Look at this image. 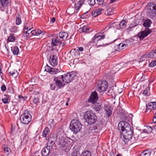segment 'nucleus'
<instances>
[{"label":"nucleus","mask_w":156,"mask_h":156,"mask_svg":"<svg viewBox=\"0 0 156 156\" xmlns=\"http://www.w3.org/2000/svg\"><path fill=\"white\" fill-rule=\"evenodd\" d=\"M106 32H105L103 33H99L96 34L93 37L92 41L94 43L97 45V43L99 41H101L106 36L105 33Z\"/></svg>","instance_id":"1a4fd4ad"},{"label":"nucleus","mask_w":156,"mask_h":156,"mask_svg":"<svg viewBox=\"0 0 156 156\" xmlns=\"http://www.w3.org/2000/svg\"><path fill=\"white\" fill-rule=\"evenodd\" d=\"M102 124L101 123H97L94 125L93 128L94 130H100L102 128Z\"/></svg>","instance_id":"473e14b6"},{"label":"nucleus","mask_w":156,"mask_h":156,"mask_svg":"<svg viewBox=\"0 0 156 156\" xmlns=\"http://www.w3.org/2000/svg\"><path fill=\"white\" fill-rule=\"evenodd\" d=\"M118 115L121 118H125V117H126V112L121 107H119L118 109V111L117 112Z\"/></svg>","instance_id":"6ab92c4d"},{"label":"nucleus","mask_w":156,"mask_h":156,"mask_svg":"<svg viewBox=\"0 0 156 156\" xmlns=\"http://www.w3.org/2000/svg\"><path fill=\"white\" fill-rule=\"evenodd\" d=\"M57 60L58 58L56 56L54 55H51L49 58V61L50 64L52 66H55L58 64Z\"/></svg>","instance_id":"2eb2a0df"},{"label":"nucleus","mask_w":156,"mask_h":156,"mask_svg":"<svg viewBox=\"0 0 156 156\" xmlns=\"http://www.w3.org/2000/svg\"><path fill=\"white\" fill-rule=\"evenodd\" d=\"M28 31L26 30V29L24 30V32L23 34V36L25 37H27L30 34L28 32Z\"/></svg>","instance_id":"a19ab883"},{"label":"nucleus","mask_w":156,"mask_h":156,"mask_svg":"<svg viewBox=\"0 0 156 156\" xmlns=\"http://www.w3.org/2000/svg\"><path fill=\"white\" fill-rule=\"evenodd\" d=\"M31 116L29 112L27 110H25L21 115L20 120L23 123L28 124L31 121Z\"/></svg>","instance_id":"39448f33"},{"label":"nucleus","mask_w":156,"mask_h":156,"mask_svg":"<svg viewBox=\"0 0 156 156\" xmlns=\"http://www.w3.org/2000/svg\"><path fill=\"white\" fill-rule=\"evenodd\" d=\"M102 10L103 9H96L92 12V15L94 17H96L101 14Z\"/></svg>","instance_id":"b1692460"},{"label":"nucleus","mask_w":156,"mask_h":156,"mask_svg":"<svg viewBox=\"0 0 156 156\" xmlns=\"http://www.w3.org/2000/svg\"><path fill=\"white\" fill-rule=\"evenodd\" d=\"M119 130H121V136H123V141L127 142L130 140L133 136V132L130 125L127 122L124 121L120 122L118 126Z\"/></svg>","instance_id":"f257e3e1"},{"label":"nucleus","mask_w":156,"mask_h":156,"mask_svg":"<svg viewBox=\"0 0 156 156\" xmlns=\"http://www.w3.org/2000/svg\"><path fill=\"white\" fill-rule=\"evenodd\" d=\"M77 151H73L72 153V156H78L77 155Z\"/></svg>","instance_id":"680f3d73"},{"label":"nucleus","mask_w":156,"mask_h":156,"mask_svg":"<svg viewBox=\"0 0 156 156\" xmlns=\"http://www.w3.org/2000/svg\"><path fill=\"white\" fill-rule=\"evenodd\" d=\"M84 117L86 121L90 125L94 124L97 120L95 114L91 111L86 112L84 115Z\"/></svg>","instance_id":"7ed1b4c3"},{"label":"nucleus","mask_w":156,"mask_h":156,"mask_svg":"<svg viewBox=\"0 0 156 156\" xmlns=\"http://www.w3.org/2000/svg\"><path fill=\"white\" fill-rule=\"evenodd\" d=\"M11 51L14 55H17L18 54L19 50L17 46H15L14 47L13 49H12V47H11Z\"/></svg>","instance_id":"c85d7f7f"},{"label":"nucleus","mask_w":156,"mask_h":156,"mask_svg":"<svg viewBox=\"0 0 156 156\" xmlns=\"http://www.w3.org/2000/svg\"><path fill=\"white\" fill-rule=\"evenodd\" d=\"M8 41L10 42H13L15 40V37L12 36H10L8 38Z\"/></svg>","instance_id":"37998d69"},{"label":"nucleus","mask_w":156,"mask_h":156,"mask_svg":"<svg viewBox=\"0 0 156 156\" xmlns=\"http://www.w3.org/2000/svg\"><path fill=\"white\" fill-rule=\"evenodd\" d=\"M126 22L125 20H123L120 23L119 26L121 28L124 29L126 27Z\"/></svg>","instance_id":"f704fd0d"},{"label":"nucleus","mask_w":156,"mask_h":156,"mask_svg":"<svg viewBox=\"0 0 156 156\" xmlns=\"http://www.w3.org/2000/svg\"><path fill=\"white\" fill-rule=\"evenodd\" d=\"M36 36L41 37L44 34L43 31L40 30H36Z\"/></svg>","instance_id":"ea45409f"},{"label":"nucleus","mask_w":156,"mask_h":156,"mask_svg":"<svg viewBox=\"0 0 156 156\" xmlns=\"http://www.w3.org/2000/svg\"><path fill=\"white\" fill-rule=\"evenodd\" d=\"M104 110L105 112L106 113V115H107V117H109L110 116L112 113L111 107L110 106L105 107Z\"/></svg>","instance_id":"5701e85b"},{"label":"nucleus","mask_w":156,"mask_h":156,"mask_svg":"<svg viewBox=\"0 0 156 156\" xmlns=\"http://www.w3.org/2000/svg\"><path fill=\"white\" fill-rule=\"evenodd\" d=\"M72 53H73L74 55H78L79 51L77 49H74L73 50V51H72Z\"/></svg>","instance_id":"09e8293b"},{"label":"nucleus","mask_w":156,"mask_h":156,"mask_svg":"<svg viewBox=\"0 0 156 156\" xmlns=\"http://www.w3.org/2000/svg\"><path fill=\"white\" fill-rule=\"evenodd\" d=\"M124 45L125 44L122 43L116 45L115 46V50L116 51H119L123 49L124 48V46H125Z\"/></svg>","instance_id":"393cba45"},{"label":"nucleus","mask_w":156,"mask_h":156,"mask_svg":"<svg viewBox=\"0 0 156 156\" xmlns=\"http://www.w3.org/2000/svg\"><path fill=\"white\" fill-rule=\"evenodd\" d=\"M5 153L6 155H8L11 152L10 149L7 146L3 147Z\"/></svg>","instance_id":"e433bc0d"},{"label":"nucleus","mask_w":156,"mask_h":156,"mask_svg":"<svg viewBox=\"0 0 156 156\" xmlns=\"http://www.w3.org/2000/svg\"><path fill=\"white\" fill-rule=\"evenodd\" d=\"M64 76L63 75L54 76V80L55 81V85L58 89L62 88L64 87L65 83L63 80Z\"/></svg>","instance_id":"6e6552de"},{"label":"nucleus","mask_w":156,"mask_h":156,"mask_svg":"<svg viewBox=\"0 0 156 156\" xmlns=\"http://www.w3.org/2000/svg\"><path fill=\"white\" fill-rule=\"evenodd\" d=\"M31 34L33 35L36 36V30H32L30 32Z\"/></svg>","instance_id":"5fc2aeb1"},{"label":"nucleus","mask_w":156,"mask_h":156,"mask_svg":"<svg viewBox=\"0 0 156 156\" xmlns=\"http://www.w3.org/2000/svg\"><path fill=\"white\" fill-rule=\"evenodd\" d=\"M152 23V22L151 20L150 19H148L144 20L143 25L147 30L142 31L138 34V37L140 40H143L144 38L152 32V31L149 29Z\"/></svg>","instance_id":"f03ea898"},{"label":"nucleus","mask_w":156,"mask_h":156,"mask_svg":"<svg viewBox=\"0 0 156 156\" xmlns=\"http://www.w3.org/2000/svg\"><path fill=\"white\" fill-rule=\"evenodd\" d=\"M25 29H26V30H27V31H29L30 30L31 28H29V27H28L26 26L24 27V30Z\"/></svg>","instance_id":"e2e57ef3"},{"label":"nucleus","mask_w":156,"mask_h":156,"mask_svg":"<svg viewBox=\"0 0 156 156\" xmlns=\"http://www.w3.org/2000/svg\"><path fill=\"white\" fill-rule=\"evenodd\" d=\"M156 65V60H154L153 61H152L149 64V66L151 67H154V66Z\"/></svg>","instance_id":"79ce46f5"},{"label":"nucleus","mask_w":156,"mask_h":156,"mask_svg":"<svg viewBox=\"0 0 156 156\" xmlns=\"http://www.w3.org/2000/svg\"><path fill=\"white\" fill-rule=\"evenodd\" d=\"M148 92L147 90V89H145L144 91L143 94L145 95H147V94Z\"/></svg>","instance_id":"052dcab7"},{"label":"nucleus","mask_w":156,"mask_h":156,"mask_svg":"<svg viewBox=\"0 0 156 156\" xmlns=\"http://www.w3.org/2000/svg\"><path fill=\"white\" fill-rule=\"evenodd\" d=\"M1 90L3 91L4 92L6 90V87L5 85H3L1 86Z\"/></svg>","instance_id":"603ef678"},{"label":"nucleus","mask_w":156,"mask_h":156,"mask_svg":"<svg viewBox=\"0 0 156 156\" xmlns=\"http://www.w3.org/2000/svg\"><path fill=\"white\" fill-rule=\"evenodd\" d=\"M59 38L61 39L62 41H65L68 37V33L65 32H60L59 34Z\"/></svg>","instance_id":"aec40b11"},{"label":"nucleus","mask_w":156,"mask_h":156,"mask_svg":"<svg viewBox=\"0 0 156 156\" xmlns=\"http://www.w3.org/2000/svg\"><path fill=\"white\" fill-rule=\"evenodd\" d=\"M83 4V1H80L75 5V8L76 10H78L81 6Z\"/></svg>","instance_id":"cd10ccee"},{"label":"nucleus","mask_w":156,"mask_h":156,"mask_svg":"<svg viewBox=\"0 0 156 156\" xmlns=\"http://www.w3.org/2000/svg\"><path fill=\"white\" fill-rule=\"evenodd\" d=\"M80 156H91V153L90 151H86L83 152Z\"/></svg>","instance_id":"58836bf2"},{"label":"nucleus","mask_w":156,"mask_h":156,"mask_svg":"<svg viewBox=\"0 0 156 156\" xmlns=\"http://www.w3.org/2000/svg\"><path fill=\"white\" fill-rule=\"evenodd\" d=\"M153 126H152L151 127V126H147V128H148V129L149 130V131H147V130H146V132H147V133H149V132H152V130H151V131H150V128H149V127H152Z\"/></svg>","instance_id":"0e129e2a"},{"label":"nucleus","mask_w":156,"mask_h":156,"mask_svg":"<svg viewBox=\"0 0 156 156\" xmlns=\"http://www.w3.org/2000/svg\"><path fill=\"white\" fill-rule=\"evenodd\" d=\"M98 4L99 5H101L103 4L104 0H97Z\"/></svg>","instance_id":"864d4df0"},{"label":"nucleus","mask_w":156,"mask_h":156,"mask_svg":"<svg viewBox=\"0 0 156 156\" xmlns=\"http://www.w3.org/2000/svg\"><path fill=\"white\" fill-rule=\"evenodd\" d=\"M55 20V17H53L51 20H50V22L51 23H54Z\"/></svg>","instance_id":"69168bd1"},{"label":"nucleus","mask_w":156,"mask_h":156,"mask_svg":"<svg viewBox=\"0 0 156 156\" xmlns=\"http://www.w3.org/2000/svg\"><path fill=\"white\" fill-rule=\"evenodd\" d=\"M80 30H81L82 32H85L87 33L89 30V28L87 26H84L80 28Z\"/></svg>","instance_id":"2f4dec72"},{"label":"nucleus","mask_w":156,"mask_h":156,"mask_svg":"<svg viewBox=\"0 0 156 156\" xmlns=\"http://www.w3.org/2000/svg\"><path fill=\"white\" fill-rule=\"evenodd\" d=\"M151 58H156V48L155 50L150 52Z\"/></svg>","instance_id":"c9c22d12"},{"label":"nucleus","mask_w":156,"mask_h":156,"mask_svg":"<svg viewBox=\"0 0 156 156\" xmlns=\"http://www.w3.org/2000/svg\"><path fill=\"white\" fill-rule=\"evenodd\" d=\"M87 2L90 5L92 6L94 5L95 3V0H88Z\"/></svg>","instance_id":"c03bdc74"},{"label":"nucleus","mask_w":156,"mask_h":156,"mask_svg":"<svg viewBox=\"0 0 156 156\" xmlns=\"http://www.w3.org/2000/svg\"><path fill=\"white\" fill-rule=\"evenodd\" d=\"M8 98L5 97L2 99V101L4 104H6L8 103Z\"/></svg>","instance_id":"49530a36"},{"label":"nucleus","mask_w":156,"mask_h":156,"mask_svg":"<svg viewBox=\"0 0 156 156\" xmlns=\"http://www.w3.org/2000/svg\"><path fill=\"white\" fill-rule=\"evenodd\" d=\"M44 70L49 73L51 74H56L60 71V69L51 68L47 65L45 67Z\"/></svg>","instance_id":"f8f14e48"},{"label":"nucleus","mask_w":156,"mask_h":156,"mask_svg":"<svg viewBox=\"0 0 156 156\" xmlns=\"http://www.w3.org/2000/svg\"><path fill=\"white\" fill-rule=\"evenodd\" d=\"M55 84H52L50 85V88L51 90H54L56 88Z\"/></svg>","instance_id":"3c124183"},{"label":"nucleus","mask_w":156,"mask_h":156,"mask_svg":"<svg viewBox=\"0 0 156 156\" xmlns=\"http://www.w3.org/2000/svg\"><path fill=\"white\" fill-rule=\"evenodd\" d=\"M150 55V52L146 53L141 57L140 59V62H141L144 60H145L147 58H151Z\"/></svg>","instance_id":"a878e982"},{"label":"nucleus","mask_w":156,"mask_h":156,"mask_svg":"<svg viewBox=\"0 0 156 156\" xmlns=\"http://www.w3.org/2000/svg\"><path fill=\"white\" fill-rule=\"evenodd\" d=\"M78 51H83V48L82 47H78Z\"/></svg>","instance_id":"774afa93"},{"label":"nucleus","mask_w":156,"mask_h":156,"mask_svg":"<svg viewBox=\"0 0 156 156\" xmlns=\"http://www.w3.org/2000/svg\"><path fill=\"white\" fill-rule=\"evenodd\" d=\"M2 67H0V76L2 77L3 76V73L2 71Z\"/></svg>","instance_id":"13d9d810"},{"label":"nucleus","mask_w":156,"mask_h":156,"mask_svg":"<svg viewBox=\"0 0 156 156\" xmlns=\"http://www.w3.org/2000/svg\"><path fill=\"white\" fill-rule=\"evenodd\" d=\"M94 108V110L97 113H99L101 111H102V109H103V107L101 105H95Z\"/></svg>","instance_id":"c756f323"},{"label":"nucleus","mask_w":156,"mask_h":156,"mask_svg":"<svg viewBox=\"0 0 156 156\" xmlns=\"http://www.w3.org/2000/svg\"><path fill=\"white\" fill-rule=\"evenodd\" d=\"M123 44H125V47H128L129 45L131 44V42L129 40H127L125 41L124 43Z\"/></svg>","instance_id":"a18cd8bd"},{"label":"nucleus","mask_w":156,"mask_h":156,"mask_svg":"<svg viewBox=\"0 0 156 156\" xmlns=\"http://www.w3.org/2000/svg\"><path fill=\"white\" fill-rule=\"evenodd\" d=\"M17 27L16 26L12 27L11 29V31L12 32H15L17 31Z\"/></svg>","instance_id":"de8ad7c7"},{"label":"nucleus","mask_w":156,"mask_h":156,"mask_svg":"<svg viewBox=\"0 0 156 156\" xmlns=\"http://www.w3.org/2000/svg\"><path fill=\"white\" fill-rule=\"evenodd\" d=\"M67 140L64 137L59 138V142L58 144L59 148L66 150L67 148L68 144Z\"/></svg>","instance_id":"9d476101"},{"label":"nucleus","mask_w":156,"mask_h":156,"mask_svg":"<svg viewBox=\"0 0 156 156\" xmlns=\"http://www.w3.org/2000/svg\"><path fill=\"white\" fill-rule=\"evenodd\" d=\"M1 5L3 7H6L8 5L9 2L8 0H0Z\"/></svg>","instance_id":"7c9ffc66"},{"label":"nucleus","mask_w":156,"mask_h":156,"mask_svg":"<svg viewBox=\"0 0 156 156\" xmlns=\"http://www.w3.org/2000/svg\"><path fill=\"white\" fill-rule=\"evenodd\" d=\"M62 42L61 39H59V37H58L56 38H54L52 40L51 42V46L52 47L54 46H57L59 44H61Z\"/></svg>","instance_id":"a211bd4d"},{"label":"nucleus","mask_w":156,"mask_h":156,"mask_svg":"<svg viewBox=\"0 0 156 156\" xmlns=\"http://www.w3.org/2000/svg\"><path fill=\"white\" fill-rule=\"evenodd\" d=\"M57 139V135L56 133H53L50 137L48 138V141L47 143H49V145L53 147V145L55 144Z\"/></svg>","instance_id":"ddd939ff"},{"label":"nucleus","mask_w":156,"mask_h":156,"mask_svg":"<svg viewBox=\"0 0 156 156\" xmlns=\"http://www.w3.org/2000/svg\"><path fill=\"white\" fill-rule=\"evenodd\" d=\"M8 89L9 91V92L11 94H13L14 93L13 90L11 88H8Z\"/></svg>","instance_id":"bf43d9fd"},{"label":"nucleus","mask_w":156,"mask_h":156,"mask_svg":"<svg viewBox=\"0 0 156 156\" xmlns=\"http://www.w3.org/2000/svg\"><path fill=\"white\" fill-rule=\"evenodd\" d=\"M49 122L50 124L54 125V120L53 119H51L49 120Z\"/></svg>","instance_id":"338daca9"},{"label":"nucleus","mask_w":156,"mask_h":156,"mask_svg":"<svg viewBox=\"0 0 156 156\" xmlns=\"http://www.w3.org/2000/svg\"><path fill=\"white\" fill-rule=\"evenodd\" d=\"M96 87L100 92L105 91L108 87V83L105 80H101L97 82Z\"/></svg>","instance_id":"0eeeda50"},{"label":"nucleus","mask_w":156,"mask_h":156,"mask_svg":"<svg viewBox=\"0 0 156 156\" xmlns=\"http://www.w3.org/2000/svg\"><path fill=\"white\" fill-rule=\"evenodd\" d=\"M52 147L49 145V143L47 144V146L42 150L41 155L42 156H47L50 153V150Z\"/></svg>","instance_id":"4468645a"},{"label":"nucleus","mask_w":156,"mask_h":156,"mask_svg":"<svg viewBox=\"0 0 156 156\" xmlns=\"http://www.w3.org/2000/svg\"><path fill=\"white\" fill-rule=\"evenodd\" d=\"M19 100L20 101H22L23 103L26 100L27 98V97L26 96H23L20 95H19L18 96Z\"/></svg>","instance_id":"72a5a7b5"},{"label":"nucleus","mask_w":156,"mask_h":156,"mask_svg":"<svg viewBox=\"0 0 156 156\" xmlns=\"http://www.w3.org/2000/svg\"><path fill=\"white\" fill-rule=\"evenodd\" d=\"M63 75L64 81L67 83H70L73 80L78 77L75 71H72L67 74H65Z\"/></svg>","instance_id":"423d86ee"},{"label":"nucleus","mask_w":156,"mask_h":156,"mask_svg":"<svg viewBox=\"0 0 156 156\" xmlns=\"http://www.w3.org/2000/svg\"><path fill=\"white\" fill-rule=\"evenodd\" d=\"M70 129L74 133L76 134L80 131L82 128L80 122L76 119L72 120L70 123Z\"/></svg>","instance_id":"20e7f679"},{"label":"nucleus","mask_w":156,"mask_h":156,"mask_svg":"<svg viewBox=\"0 0 156 156\" xmlns=\"http://www.w3.org/2000/svg\"><path fill=\"white\" fill-rule=\"evenodd\" d=\"M146 110H154L156 109V102H151L146 105Z\"/></svg>","instance_id":"f3484780"},{"label":"nucleus","mask_w":156,"mask_h":156,"mask_svg":"<svg viewBox=\"0 0 156 156\" xmlns=\"http://www.w3.org/2000/svg\"><path fill=\"white\" fill-rule=\"evenodd\" d=\"M87 12L83 14L81 16V17H82L83 18H86L87 17Z\"/></svg>","instance_id":"4d7b16f0"},{"label":"nucleus","mask_w":156,"mask_h":156,"mask_svg":"<svg viewBox=\"0 0 156 156\" xmlns=\"http://www.w3.org/2000/svg\"><path fill=\"white\" fill-rule=\"evenodd\" d=\"M98 99V96L97 93L96 91L93 92L88 100L89 102H91L93 104H94Z\"/></svg>","instance_id":"9b49d317"},{"label":"nucleus","mask_w":156,"mask_h":156,"mask_svg":"<svg viewBox=\"0 0 156 156\" xmlns=\"http://www.w3.org/2000/svg\"><path fill=\"white\" fill-rule=\"evenodd\" d=\"M49 132L50 130L47 127L45 128L42 132V136L44 137H45L46 140H48V138L49 137Z\"/></svg>","instance_id":"412c9836"},{"label":"nucleus","mask_w":156,"mask_h":156,"mask_svg":"<svg viewBox=\"0 0 156 156\" xmlns=\"http://www.w3.org/2000/svg\"><path fill=\"white\" fill-rule=\"evenodd\" d=\"M18 110L15 105H12L10 107L9 112L12 115H16L17 113Z\"/></svg>","instance_id":"4be33fe9"},{"label":"nucleus","mask_w":156,"mask_h":156,"mask_svg":"<svg viewBox=\"0 0 156 156\" xmlns=\"http://www.w3.org/2000/svg\"><path fill=\"white\" fill-rule=\"evenodd\" d=\"M21 23V20L20 15L18 14L17 15L16 18V24L19 25Z\"/></svg>","instance_id":"4c0bfd02"},{"label":"nucleus","mask_w":156,"mask_h":156,"mask_svg":"<svg viewBox=\"0 0 156 156\" xmlns=\"http://www.w3.org/2000/svg\"><path fill=\"white\" fill-rule=\"evenodd\" d=\"M39 102V99L38 98H35L33 100V103L35 104H38Z\"/></svg>","instance_id":"8fccbe9b"},{"label":"nucleus","mask_w":156,"mask_h":156,"mask_svg":"<svg viewBox=\"0 0 156 156\" xmlns=\"http://www.w3.org/2000/svg\"><path fill=\"white\" fill-rule=\"evenodd\" d=\"M147 14L150 17L152 16H156V5H155L152 6V8L148 9Z\"/></svg>","instance_id":"dca6fc26"},{"label":"nucleus","mask_w":156,"mask_h":156,"mask_svg":"<svg viewBox=\"0 0 156 156\" xmlns=\"http://www.w3.org/2000/svg\"><path fill=\"white\" fill-rule=\"evenodd\" d=\"M149 128H150V131L151 130H155L156 131V125L153 126L152 127H149Z\"/></svg>","instance_id":"6e6d98bb"},{"label":"nucleus","mask_w":156,"mask_h":156,"mask_svg":"<svg viewBox=\"0 0 156 156\" xmlns=\"http://www.w3.org/2000/svg\"><path fill=\"white\" fill-rule=\"evenodd\" d=\"M151 152V151L150 150H145L142 152L139 156H150Z\"/></svg>","instance_id":"bb28decb"}]
</instances>
